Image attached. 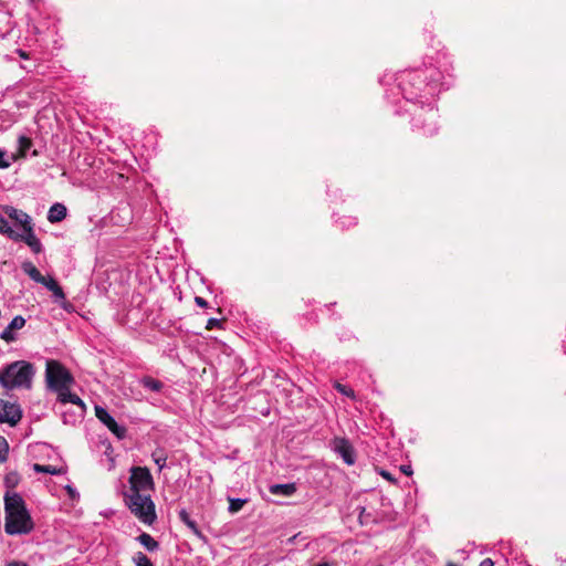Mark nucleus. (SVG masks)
<instances>
[{
    "label": "nucleus",
    "mask_w": 566,
    "mask_h": 566,
    "mask_svg": "<svg viewBox=\"0 0 566 566\" xmlns=\"http://www.w3.org/2000/svg\"><path fill=\"white\" fill-rule=\"evenodd\" d=\"M381 475H382L385 479L389 480V481H394V478L391 476V474H390L389 472L382 471V472H381Z\"/></svg>",
    "instance_id": "obj_35"
},
{
    "label": "nucleus",
    "mask_w": 566,
    "mask_h": 566,
    "mask_svg": "<svg viewBox=\"0 0 566 566\" xmlns=\"http://www.w3.org/2000/svg\"><path fill=\"white\" fill-rule=\"evenodd\" d=\"M446 566H458V565H457V564H454V563H452V562H449V563H447V565H446Z\"/></svg>",
    "instance_id": "obj_40"
},
{
    "label": "nucleus",
    "mask_w": 566,
    "mask_h": 566,
    "mask_svg": "<svg viewBox=\"0 0 566 566\" xmlns=\"http://www.w3.org/2000/svg\"><path fill=\"white\" fill-rule=\"evenodd\" d=\"M401 471L407 475L412 473L411 468L409 465H402Z\"/></svg>",
    "instance_id": "obj_34"
},
{
    "label": "nucleus",
    "mask_w": 566,
    "mask_h": 566,
    "mask_svg": "<svg viewBox=\"0 0 566 566\" xmlns=\"http://www.w3.org/2000/svg\"><path fill=\"white\" fill-rule=\"evenodd\" d=\"M153 460L158 465L159 470H163L166 465L167 457L163 451H156L153 453Z\"/></svg>",
    "instance_id": "obj_25"
},
{
    "label": "nucleus",
    "mask_w": 566,
    "mask_h": 566,
    "mask_svg": "<svg viewBox=\"0 0 566 566\" xmlns=\"http://www.w3.org/2000/svg\"><path fill=\"white\" fill-rule=\"evenodd\" d=\"M4 513V531L8 535H27L34 530V522L20 494L6 493Z\"/></svg>",
    "instance_id": "obj_3"
},
{
    "label": "nucleus",
    "mask_w": 566,
    "mask_h": 566,
    "mask_svg": "<svg viewBox=\"0 0 566 566\" xmlns=\"http://www.w3.org/2000/svg\"><path fill=\"white\" fill-rule=\"evenodd\" d=\"M335 388L343 395L345 396H348V397H353L354 396V391L350 389V388H347L346 386L342 385V384H336L335 385Z\"/></svg>",
    "instance_id": "obj_28"
},
{
    "label": "nucleus",
    "mask_w": 566,
    "mask_h": 566,
    "mask_svg": "<svg viewBox=\"0 0 566 566\" xmlns=\"http://www.w3.org/2000/svg\"><path fill=\"white\" fill-rule=\"evenodd\" d=\"M0 233L6 234L8 238L13 240L14 238H18V232L14 231L10 224L7 218L0 214Z\"/></svg>",
    "instance_id": "obj_21"
},
{
    "label": "nucleus",
    "mask_w": 566,
    "mask_h": 566,
    "mask_svg": "<svg viewBox=\"0 0 566 566\" xmlns=\"http://www.w3.org/2000/svg\"><path fill=\"white\" fill-rule=\"evenodd\" d=\"M340 224L343 227H349V226L356 224V219L353 217H347V218H345V220L340 221Z\"/></svg>",
    "instance_id": "obj_30"
},
{
    "label": "nucleus",
    "mask_w": 566,
    "mask_h": 566,
    "mask_svg": "<svg viewBox=\"0 0 566 566\" xmlns=\"http://www.w3.org/2000/svg\"><path fill=\"white\" fill-rule=\"evenodd\" d=\"M13 240L24 242L35 254L42 252V244L33 231V226L28 227V229L22 232H18V238Z\"/></svg>",
    "instance_id": "obj_10"
},
{
    "label": "nucleus",
    "mask_w": 566,
    "mask_h": 566,
    "mask_svg": "<svg viewBox=\"0 0 566 566\" xmlns=\"http://www.w3.org/2000/svg\"><path fill=\"white\" fill-rule=\"evenodd\" d=\"M66 491L69 493V495L74 499L76 496H78L77 492L75 491V489H73L72 486L67 485L66 486Z\"/></svg>",
    "instance_id": "obj_32"
},
{
    "label": "nucleus",
    "mask_w": 566,
    "mask_h": 566,
    "mask_svg": "<svg viewBox=\"0 0 566 566\" xmlns=\"http://www.w3.org/2000/svg\"><path fill=\"white\" fill-rule=\"evenodd\" d=\"M138 542L149 552L158 549L159 544L154 537L147 533H143L138 536Z\"/></svg>",
    "instance_id": "obj_18"
},
{
    "label": "nucleus",
    "mask_w": 566,
    "mask_h": 566,
    "mask_svg": "<svg viewBox=\"0 0 566 566\" xmlns=\"http://www.w3.org/2000/svg\"><path fill=\"white\" fill-rule=\"evenodd\" d=\"M33 470L38 473H48V474H52V475H57V474L62 473V469H57L53 465H45V464H39V463H35L33 465Z\"/></svg>",
    "instance_id": "obj_22"
},
{
    "label": "nucleus",
    "mask_w": 566,
    "mask_h": 566,
    "mask_svg": "<svg viewBox=\"0 0 566 566\" xmlns=\"http://www.w3.org/2000/svg\"><path fill=\"white\" fill-rule=\"evenodd\" d=\"M296 491L294 483L273 484L270 486V492L274 495L291 496Z\"/></svg>",
    "instance_id": "obj_15"
},
{
    "label": "nucleus",
    "mask_w": 566,
    "mask_h": 566,
    "mask_svg": "<svg viewBox=\"0 0 566 566\" xmlns=\"http://www.w3.org/2000/svg\"><path fill=\"white\" fill-rule=\"evenodd\" d=\"M139 382L145 389L154 392H159L164 387V384L160 380L150 376L143 377Z\"/></svg>",
    "instance_id": "obj_17"
},
{
    "label": "nucleus",
    "mask_w": 566,
    "mask_h": 566,
    "mask_svg": "<svg viewBox=\"0 0 566 566\" xmlns=\"http://www.w3.org/2000/svg\"><path fill=\"white\" fill-rule=\"evenodd\" d=\"M480 566H494V562L488 557L481 560Z\"/></svg>",
    "instance_id": "obj_33"
},
{
    "label": "nucleus",
    "mask_w": 566,
    "mask_h": 566,
    "mask_svg": "<svg viewBox=\"0 0 566 566\" xmlns=\"http://www.w3.org/2000/svg\"><path fill=\"white\" fill-rule=\"evenodd\" d=\"M221 324V321L218 318H210L207 322V329H212Z\"/></svg>",
    "instance_id": "obj_29"
},
{
    "label": "nucleus",
    "mask_w": 566,
    "mask_h": 566,
    "mask_svg": "<svg viewBox=\"0 0 566 566\" xmlns=\"http://www.w3.org/2000/svg\"><path fill=\"white\" fill-rule=\"evenodd\" d=\"M441 72L433 65L421 69L405 70L399 75V87L407 102L416 105L419 98V109H415L412 125L422 129L424 135L432 136L437 132V109L429 102L438 92L441 85Z\"/></svg>",
    "instance_id": "obj_1"
},
{
    "label": "nucleus",
    "mask_w": 566,
    "mask_h": 566,
    "mask_svg": "<svg viewBox=\"0 0 566 566\" xmlns=\"http://www.w3.org/2000/svg\"><path fill=\"white\" fill-rule=\"evenodd\" d=\"M15 479V474H8L6 481L9 483Z\"/></svg>",
    "instance_id": "obj_38"
},
{
    "label": "nucleus",
    "mask_w": 566,
    "mask_h": 566,
    "mask_svg": "<svg viewBox=\"0 0 566 566\" xmlns=\"http://www.w3.org/2000/svg\"><path fill=\"white\" fill-rule=\"evenodd\" d=\"M33 143L31 138L27 136H20L18 138V146H19V157H27L28 151L31 149Z\"/></svg>",
    "instance_id": "obj_20"
},
{
    "label": "nucleus",
    "mask_w": 566,
    "mask_h": 566,
    "mask_svg": "<svg viewBox=\"0 0 566 566\" xmlns=\"http://www.w3.org/2000/svg\"><path fill=\"white\" fill-rule=\"evenodd\" d=\"M9 444L7 440L0 436V463L4 462L8 458Z\"/></svg>",
    "instance_id": "obj_26"
},
{
    "label": "nucleus",
    "mask_w": 566,
    "mask_h": 566,
    "mask_svg": "<svg viewBox=\"0 0 566 566\" xmlns=\"http://www.w3.org/2000/svg\"><path fill=\"white\" fill-rule=\"evenodd\" d=\"M54 392L57 394V400L61 403H63V405L64 403H73V405L78 406L81 408L82 412L85 410L84 402L77 395L72 394L70 391V387H65V389L54 390Z\"/></svg>",
    "instance_id": "obj_12"
},
{
    "label": "nucleus",
    "mask_w": 566,
    "mask_h": 566,
    "mask_svg": "<svg viewBox=\"0 0 566 566\" xmlns=\"http://www.w3.org/2000/svg\"><path fill=\"white\" fill-rule=\"evenodd\" d=\"M247 503L245 499H230L229 500V512L230 513H237L239 512L242 506Z\"/></svg>",
    "instance_id": "obj_24"
},
{
    "label": "nucleus",
    "mask_w": 566,
    "mask_h": 566,
    "mask_svg": "<svg viewBox=\"0 0 566 566\" xmlns=\"http://www.w3.org/2000/svg\"><path fill=\"white\" fill-rule=\"evenodd\" d=\"M45 380L52 391L65 389L74 382L71 373L60 361L53 359L46 361Z\"/></svg>",
    "instance_id": "obj_5"
},
{
    "label": "nucleus",
    "mask_w": 566,
    "mask_h": 566,
    "mask_svg": "<svg viewBox=\"0 0 566 566\" xmlns=\"http://www.w3.org/2000/svg\"><path fill=\"white\" fill-rule=\"evenodd\" d=\"M25 325V318L21 315H17L12 318L9 325L1 332L0 338L6 343H12L17 340L15 331L23 328Z\"/></svg>",
    "instance_id": "obj_9"
},
{
    "label": "nucleus",
    "mask_w": 566,
    "mask_h": 566,
    "mask_svg": "<svg viewBox=\"0 0 566 566\" xmlns=\"http://www.w3.org/2000/svg\"><path fill=\"white\" fill-rule=\"evenodd\" d=\"M179 518H180V521H181L184 524H186V525H187V527H188L189 530H191L195 534H197V535H199V534H200V531H199V528H198V525H197L196 521H193V520L190 517L189 513H188L186 510H184V509H182V510H180V511H179Z\"/></svg>",
    "instance_id": "obj_19"
},
{
    "label": "nucleus",
    "mask_w": 566,
    "mask_h": 566,
    "mask_svg": "<svg viewBox=\"0 0 566 566\" xmlns=\"http://www.w3.org/2000/svg\"><path fill=\"white\" fill-rule=\"evenodd\" d=\"M35 369L27 360H17L0 369V384L3 388L12 390L15 388H31Z\"/></svg>",
    "instance_id": "obj_4"
},
{
    "label": "nucleus",
    "mask_w": 566,
    "mask_h": 566,
    "mask_svg": "<svg viewBox=\"0 0 566 566\" xmlns=\"http://www.w3.org/2000/svg\"><path fill=\"white\" fill-rule=\"evenodd\" d=\"M95 416L116 438L124 439L126 437V428L118 424L105 408L95 406Z\"/></svg>",
    "instance_id": "obj_6"
},
{
    "label": "nucleus",
    "mask_w": 566,
    "mask_h": 566,
    "mask_svg": "<svg viewBox=\"0 0 566 566\" xmlns=\"http://www.w3.org/2000/svg\"><path fill=\"white\" fill-rule=\"evenodd\" d=\"M3 210L11 220H13L17 224L21 226L22 230H25L28 229V227L33 226L31 217L24 211L9 206L4 207Z\"/></svg>",
    "instance_id": "obj_11"
},
{
    "label": "nucleus",
    "mask_w": 566,
    "mask_h": 566,
    "mask_svg": "<svg viewBox=\"0 0 566 566\" xmlns=\"http://www.w3.org/2000/svg\"><path fill=\"white\" fill-rule=\"evenodd\" d=\"M19 54L21 57L25 59L27 57V54L23 52V51H19Z\"/></svg>",
    "instance_id": "obj_39"
},
{
    "label": "nucleus",
    "mask_w": 566,
    "mask_h": 566,
    "mask_svg": "<svg viewBox=\"0 0 566 566\" xmlns=\"http://www.w3.org/2000/svg\"><path fill=\"white\" fill-rule=\"evenodd\" d=\"M128 482L129 490L124 494L126 505L140 522L151 525L157 515L149 494L154 489L150 471L146 467H133Z\"/></svg>",
    "instance_id": "obj_2"
},
{
    "label": "nucleus",
    "mask_w": 566,
    "mask_h": 566,
    "mask_svg": "<svg viewBox=\"0 0 566 566\" xmlns=\"http://www.w3.org/2000/svg\"><path fill=\"white\" fill-rule=\"evenodd\" d=\"M38 155H39L38 150L32 151V156H38Z\"/></svg>",
    "instance_id": "obj_41"
},
{
    "label": "nucleus",
    "mask_w": 566,
    "mask_h": 566,
    "mask_svg": "<svg viewBox=\"0 0 566 566\" xmlns=\"http://www.w3.org/2000/svg\"><path fill=\"white\" fill-rule=\"evenodd\" d=\"M49 291L52 292L56 301H64L65 294L62 287L53 277H48V281L43 284Z\"/></svg>",
    "instance_id": "obj_16"
},
{
    "label": "nucleus",
    "mask_w": 566,
    "mask_h": 566,
    "mask_svg": "<svg viewBox=\"0 0 566 566\" xmlns=\"http://www.w3.org/2000/svg\"><path fill=\"white\" fill-rule=\"evenodd\" d=\"M133 562L136 566H154L151 560L143 552H137L133 556Z\"/></svg>",
    "instance_id": "obj_23"
},
{
    "label": "nucleus",
    "mask_w": 566,
    "mask_h": 566,
    "mask_svg": "<svg viewBox=\"0 0 566 566\" xmlns=\"http://www.w3.org/2000/svg\"><path fill=\"white\" fill-rule=\"evenodd\" d=\"M15 157L12 156L11 159H9L7 153L2 149H0V168L4 169L8 168L11 165V161L14 160Z\"/></svg>",
    "instance_id": "obj_27"
},
{
    "label": "nucleus",
    "mask_w": 566,
    "mask_h": 566,
    "mask_svg": "<svg viewBox=\"0 0 566 566\" xmlns=\"http://www.w3.org/2000/svg\"><path fill=\"white\" fill-rule=\"evenodd\" d=\"M195 302H196V304H197L198 306H200V307H207V306H208L207 301H206L205 298L200 297V296H197V297L195 298Z\"/></svg>",
    "instance_id": "obj_31"
},
{
    "label": "nucleus",
    "mask_w": 566,
    "mask_h": 566,
    "mask_svg": "<svg viewBox=\"0 0 566 566\" xmlns=\"http://www.w3.org/2000/svg\"><path fill=\"white\" fill-rule=\"evenodd\" d=\"M7 566H27V564H24L22 562H12V563H9Z\"/></svg>",
    "instance_id": "obj_36"
},
{
    "label": "nucleus",
    "mask_w": 566,
    "mask_h": 566,
    "mask_svg": "<svg viewBox=\"0 0 566 566\" xmlns=\"http://www.w3.org/2000/svg\"><path fill=\"white\" fill-rule=\"evenodd\" d=\"M331 447L346 464L352 465L355 463V450L348 439L336 437L332 440Z\"/></svg>",
    "instance_id": "obj_7"
},
{
    "label": "nucleus",
    "mask_w": 566,
    "mask_h": 566,
    "mask_svg": "<svg viewBox=\"0 0 566 566\" xmlns=\"http://www.w3.org/2000/svg\"><path fill=\"white\" fill-rule=\"evenodd\" d=\"M66 217V208L62 203H54L48 212V220L52 223L60 222Z\"/></svg>",
    "instance_id": "obj_14"
},
{
    "label": "nucleus",
    "mask_w": 566,
    "mask_h": 566,
    "mask_svg": "<svg viewBox=\"0 0 566 566\" xmlns=\"http://www.w3.org/2000/svg\"><path fill=\"white\" fill-rule=\"evenodd\" d=\"M335 564L334 563H329V562H323V563H318L317 565L315 566H334Z\"/></svg>",
    "instance_id": "obj_37"
},
{
    "label": "nucleus",
    "mask_w": 566,
    "mask_h": 566,
    "mask_svg": "<svg viewBox=\"0 0 566 566\" xmlns=\"http://www.w3.org/2000/svg\"><path fill=\"white\" fill-rule=\"evenodd\" d=\"M22 417L19 405L0 399V422L15 426Z\"/></svg>",
    "instance_id": "obj_8"
},
{
    "label": "nucleus",
    "mask_w": 566,
    "mask_h": 566,
    "mask_svg": "<svg viewBox=\"0 0 566 566\" xmlns=\"http://www.w3.org/2000/svg\"><path fill=\"white\" fill-rule=\"evenodd\" d=\"M21 269L27 275H29L31 280H33L36 283L43 285L48 281V277L43 276L41 272L36 269V266L30 261H24L21 264Z\"/></svg>",
    "instance_id": "obj_13"
}]
</instances>
